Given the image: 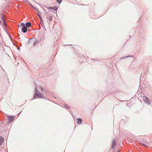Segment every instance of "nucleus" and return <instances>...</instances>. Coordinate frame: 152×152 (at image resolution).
Listing matches in <instances>:
<instances>
[{"label": "nucleus", "mask_w": 152, "mask_h": 152, "mask_svg": "<svg viewBox=\"0 0 152 152\" xmlns=\"http://www.w3.org/2000/svg\"><path fill=\"white\" fill-rule=\"evenodd\" d=\"M8 118V121H7V123H11L14 120V119H15V117H14V116H9L7 117Z\"/></svg>", "instance_id": "nucleus-1"}, {"label": "nucleus", "mask_w": 152, "mask_h": 152, "mask_svg": "<svg viewBox=\"0 0 152 152\" xmlns=\"http://www.w3.org/2000/svg\"><path fill=\"white\" fill-rule=\"evenodd\" d=\"M144 100L145 102L147 104H149L150 103V101L148 99L146 96H144Z\"/></svg>", "instance_id": "nucleus-2"}, {"label": "nucleus", "mask_w": 152, "mask_h": 152, "mask_svg": "<svg viewBox=\"0 0 152 152\" xmlns=\"http://www.w3.org/2000/svg\"><path fill=\"white\" fill-rule=\"evenodd\" d=\"M21 31L23 33H26L27 31V27L26 26L22 27L21 29Z\"/></svg>", "instance_id": "nucleus-3"}, {"label": "nucleus", "mask_w": 152, "mask_h": 152, "mask_svg": "<svg viewBox=\"0 0 152 152\" xmlns=\"http://www.w3.org/2000/svg\"><path fill=\"white\" fill-rule=\"evenodd\" d=\"M76 120L77 121V124H81L82 121V120L81 118H77L76 119Z\"/></svg>", "instance_id": "nucleus-4"}, {"label": "nucleus", "mask_w": 152, "mask_h": 152, "mask_svg": "<svg viewBox=\"0 0 152 152\" xmlns=\"http://www.w3.org/2000/svg\"><path fill=\"white\" fill-rule=\"evenodd\" d=\"M31 25V23L30 22H28L26 23V27L27 28L30 27Z\"/></svg>", "instance_id": "nucleus-5"}, {"label": "nucleus", "mask_w": 152, "mask_h": 152, "mask_svg": "<svg viewBox=\"0 0 152 152\" xmlns=\"http://www.w3.org/2000/svg\"><path fill=\"white\" fill-rule=\"evenodd\" d=\"M4 140L3 138L2 137H0V145H2V143Z\"/></svg>", "instance_id": "nucleus-6"}, {"label": "nucleus", "mask_w": 152, "mask_h": 152, "mask_svg": "<svg viewBox=\"0 0 152 152\" xmlns=\"http://www.w3.org/2000/svg\"><path fill=\"white\" fill-rule=\"evenodd\" d=\"M39 96V94L35 93V94L34 95L33 98L34 99H36Z\"/></svg>", "instance_id": "nucleus-7"}, {"label": "nucleus", "mask_w": 152, "mask_h": 152, "mask_svg": "<svg viewBox=\"0 0 152 152\" xmlns=\"http://www.w3.org/2000/svg\"><path fill=\"white\" fill-rule=\"evenodd\" d=\"M39 98H42L44 97L43 94L40 93H39Z\"/></svg>", "instance_id": "nucleus-8"}, {"label": "nucleus", "mask_w": 152, "mask_h": 152, "mask_svg": "<svg viewBox=\"0 0 152 152\" xmlns=\"http://www.w3.org/2000/svg\"><path fill=\"white\" fill-rule=\"evenodd\" d=\"M38 43V41L37 40L35 39V41L34 42L33 45L35 46L36 43Z\"/></svg>", "instance_id": "nucleus-9"}, {"label": "nucleus", "mask_w": 152, "mask_h": 152, "mask_svg": "<svg viewBox=\"0 0 152 152\" xmlns=\"http://www.w3.org/2000/svg\"><path fill=\"white\" fill-rule=\"evenodd\" d=\"M130 56H130L129 55H128V56H125V57L124 56H123L122 58H121V59H123L124 58H128L129 57H130Z\"/></svg>", "instance_id": "nucleus-10"}, {"label": "nucleus", "mask_w": 152, "mask_h": 152, "mask_svg": "<svg viewBox=\"0 0 152 152\" xmlns=\"http://www.w3.org/2000/svg\"><path fill=\"white\" fill-rule=\"evenodd\" d=\"M37 15H38L40 20V21H42V17L41 16V15H40V14L39 13H37Z\"/></svg>", "instance_id": "nucleus-11"}, {"label": "nucleus", "mask_w": 152, "mask_h": 152, "mask_svg": "<svg viewBox=\"0 0 152 152\" xmlns=\"http://www.w3.org/2000/svg\"><path fill=\"white\" fill-rule=\"evenodd\" d=\"M58 8V7H54L53 8V10H54L55 11H56L57 12Z\"/></svg>", "instance_id": "nucleus-12"}, {"label": "nucleus", "mask_w": 152, "mask_h": 152, "mask_svg": "<svg viewBox=\"0 0 152 152\" xmlns=\"http://www.w3.org/2000/svg\"><path fill=\"white\" fill-rule=\"evenodd\" d=\"M64 107L66 109H69V107L66 104H64Z\"/></svg>", "instance_id": "nucleus-13"}, {"label": "nucleus", "mask_w": 152, "mask_h": 152, "mask_svg": "<svg viewBox=\"0 0 152 152\" xmlns=\"http://www.w3.org/2000/svg\"><path fill=\"white\" fill-rule=\"evenodd\" d=\"M115 144L114 143H113L112 145V148L113 149L115 148Z\"/></svg>", "instance_id": "nucleus-14"}, {"label": "nucleus", "mask_w": 152, "mask_h": 152, "mask_svg": "<svg viewBox=\"0 0 152 152\" xmlns=\"http://www.w3.org/2000/svg\"><path fill=\"white\" fill-rule=\"evenodd\" d=\"M35 89L36 90L35 93L39 94V90L37 89V88L35 87Z\"/></svg>", "instance_id": "nucleus-15"}, {"label": "nucleus", "mask_w": 152, "mask_h": 152, "mask_svg": "<svg viewBox=\"0 0 152 152\" xmlns=\"http://www.w3.org/2000/svg\"><path fill=\"white\" fill-rule=\"evenodd\" d=\"M45 7H46L47 8H48L46 7V6L45 5ZM53 7H49L48 8V9L49 10H53Z\"/></svg>", "instance_id": "nucleus-16"}, {"label": "nucleus", "mask_w": 152, "mask_h": 152, "mask_svg": "<svg viewBox=\"0 0 152 152\" xmlns=\"http://www.w3.org/2000/svg\"><path fill=\"white\" fill-rule=\"evenodd\" d=\"M58 4H61L62 2L61 0H56Z\"/></svg>", "instance_id": "nucleus-17"}, {"label": "nucleus", "mask_w": 152, "mask_h": 152, "mask_svg": "<svg viewBox=\"0 0 152 152\" xmlns=\"http://www.w3.org/2000/svg\"><path fill=\"white\" fill-rule=\"evenodd\" d=\"M20 25L22 26V27H24V26H26L25 23H22L20 24Z\"/></svg>", "instance_id": "nucleus-18"}, {"label": "nucleus", "mask_w": 152, "mask_h": 152, "mask_svg": "<svg viewBox=\"0 0 152 152\" xmlns=\"http://www.w3.org/2000/svg\"><path fill=\"white\" fill-rule=\"evenodd\" d=\"M40 22L41 23H41L42 26L43 27H44L45 26V25H44V23H43V20H42V21H40Z\"/></svg>", "instance_id": "nucleus-19"}, {"label": "nucleus", "mask_w": 152, "mask_h": 152, "mask_svg": "<svg viewBox=\"0 0 152 152\" xmlns=\"http://www.w3.org/2000/svg\"><path fill=\"white\" fill-rule=\"evenodd\" d=\"M140 144L141 145H143V146H144L145 147H147L146 145H145V143H142V142H140Z\"/></svg>", "instance_id": "nucleus-20"}, {"label": "nucleus", "mask_w": 152, "mask_h": 152, "mask_svg": "<svg viewBox=\"0 0 152 152\" xmlns=\"http://www.w3.org/2000/svg\"><path fill=\"white\" fill-rule=\"evenodd\" d=\"M31 7H32L35 10H37V8H36V7H34V6L33 5H31Z\"/></svg>", "instance_id": "nucleus-21"}, {"label": "nucleus", "mask_w": 152, "mask_h": 152, "mask_svg": "<svg viewBox=\"0 0 152 152\" xmlns=\"http://www.w3.org/2000/svg\"><path fill=\"white\" fill-rule=\"evenodd\" d=\"M49 20L50 21H51L52 20V17L51 16H50L49 18Z\"/></svg>", "instance_id": "nucleus-22"}, {"label": "nucleus", "mask_w": 152, "mask_h": 152, "mask_svg": "<svg viewBox=\"0 0 152 152\" xmlns=\"http://www.w3.org/2000/svg\"><path fill=\"white\" fill-rule=\"evenodd\" d=\"M144 77V76L142 74V73L140 76V79H141V77Z\"/></svg>", "instance_id": "nucleus-23"}, {"label": "nucleus", "mask_w": 152, "mask_h": 152, "mask_svg": "<svg viewBox=\"0 0 152 152\" xmlns=\"http://www.w3.org/2000/svg\"><path fill=\"white\" fill-rule=\"evenodd\" d=\"M114 143L115 144L116 143V141L115 139H114L112 141V143Z\"/></svg>", "instance_id": "nucleus-24"}, {"label": "nucleus", "mask_w": 152, "mask_h": 152, "mask_svg": "<svg viewBox=\"0 0 152 152\" xmlns=\"http://www.w3.org/2000/svg\"><path fill=\"white\" fill-rule=\"evenodd\" d=\"M39 88L41 89V91H43V88L42 87H40Z\"/></svg>", "instance_id": "nucleus-25"}, {"label": "nucleus", "mask_w": 152, "mask_h": 152, "mask_svg": "<svg viewBox=\"0 0 152 152\" xmlns=\"http://www.w3.org/2000/svg\"><path fill=\"white\" fill-rule=\"evenodd\" d=\"M2 19L3 20V21H4L3 22H4V23H5V21H4V18H2Z\"/></svg>", "instance_id": "nucleus-26"}, {"label": "nucleus", "mask_w": 152, "mask_h": 152, "mask_svg": "<svg viewBox=\"0 0 152 152\" xmlns=\"http://www.w3.org/2000/svg\"><path fill=\"white\" fill-rule=\"evenodd\" d=\"M31 42V41L30 40H28V42L27 44H28L30 43V42Z\"/></svg>", "instance_id": "nucleus-27"}, {"label": "nucleus", "mask_w": 152, "mask_h": 152, "mask_svg": "<svg viewBox=\"0 0 152 152\" xmlns=\"http://www.w3.org/2000/svg\"><path fill=\"white\" fill-rule=\"evenodd\" d=\"M139 89H142V86H141L140 85V86L139 87Z\"/></svg>", "instance_id": "nucleus-28"}, {"label": "nucleus", "mask_w": 152, "mask_h": 152, "mask_svg": "<svg viewBox=\"0 0 152 152\" xmlns=\"http://www.w3.org/2000/svg\"><path fill=\"white\" fill-rule=\"evenodd\" d=\"M37 12H39V11L38 10H36Z\"/></svg>", "instance_id": "nucleus-29"}, {"label": "nucleus", "mask_w": 152, "mask_h": 152, "mask_svg": "<svg viewBox=\"0 0 152 152\" xmlns=\"http://www.w3.org/2000/svg\"><path fill=\"white\" fill-rule=\"evenodd\" d=\"M45 14L46 15L48 13V12H45Z\"/></svg>", "instance_id": "nucleus-30"}, {"label": "nucleus", "mask_w": 152, "mask_h": 152, "mask_svg": "<svg viewBox=\"0 0 152 152\" xmlns=\"http://www.w3.org/2000/svg\"><path fill=\"white\" fill-rule=\"evenodd\" d=\"M120 151L119 150H118L116 152H119Z\"/></svg>", "instance_id": "nucleus-31"}, {"label": "nucleus", "mask_w": 152, "mask_h": 152, "mask_svg": "<svg viewBox=\"0 0 152 152\" xmlns=\"http://www.w3.org/2000/svg\"><path fill=\"white\" fill-rule=\"evenodd\" d=\"M92 60H93V61H95V59H92Z\"/></svg>", "instance_id": "nucleus-32"}, {"label": "nucleus", "mask_w": 152, "mask_h": 152, "mask_svg": "<svg viewBox=\"0 0 152 152\" xmlns=\"http://www.w3.org/2000/svg\"><path fill=\"white\" fill-rule=\"evenodd\" d=\"M20 48H18V50H20Z\"/></svg>", "instance_id": "nucleus-33"}, {"label": "nucleus", "mask_w": 152, "mask_h": 152, "mask_svg": "<svg viewBox=\"0 0 152 152\" xmlns=\"http://www.w3.org/2000/svg\"><path fill=\"white\" fill-rule=\"evenodd\" d=\"M144 141V142H145L146 140H143Z\"/></svg>", "instance_id": "nucleus-34"}, {"label": "nucleus", "mask_w": 152, "mask_h": 152, "mask_svg": "<svg viewBox=\"0 0 152 152\" xmlns=\"http://www.w3.org/2000/svg\"><path fill=\"white\" fill-rule=\"evenodd\" d=\"M10 38H11V36L10 35Z\"/></svg>", "instance_id": "nucleus-35"}, {"label": "nucleus", "mask_w": 152, "mask_h": 152, "mask_svg": "<svg viewBox=\"0 0 152 152\" xmlns=\"http://www.w3.org/2000/svg\"><path fill=\"white\" fill-rule=\"evenodd\" d=\"M21 112H20V113L18 114V115H19V114H20V113H21Z\"/></svg>", "instance_id": "nucleus-36"}, {"label": "nucleus", "mask_w": 152, "mask_h": 152, "mask_svg": "<svg viewBox=\"0 0 152 152\" xmlns=\"http://www.w3.org/2000/svg\"><path fill=\"white\" fill-rule=\"evenodd\" d=\"M18 36H19L20 35V34H18Z\"/></svg>", "instance_id": "nucleus-37"}, {"label": "nucleus", "mask_w": 152, "mask_h": 152, "mask_svg": "<svg viewBox=\"0 0 152 152\" xmlns=\"http://www.w3.org/2000/svg\"><path fill=\"white\" fill-rule=\"evenodd\" d=\"M44 90L45 91H46L45 89Z\"/></svg>", "instance_id": "nucleus-38"}]
</instances>
